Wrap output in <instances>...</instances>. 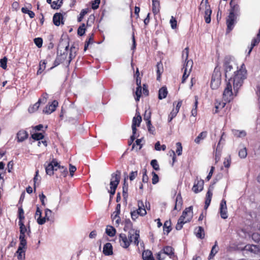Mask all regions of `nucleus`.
Here are the masks:
<instances>
[{"instance_id": "obj_56", "label": "nucleus", "mask_w": 260, "mask_h": 260, "mask_svg": "<svg viewBox=\"0 0 260 260\" xmlns=\"http://www.w3.org/2000/svg\"><path fill=\"white\" fill-rule=\"evenodd\" d=\"M7 60L8 58L6 56L0 59V67L4 70L7 68Z\"/></svg>"}, {"instance_id": "obj_18", "label": "nucleus", "mask_w": 260, "mask_h": 260, "mask_svg": "<svg viewBox=\"0 0 260 260\" xmlns=\"http://www.w3.org/2000/svg\"><path fill=\"white\" fill-rule=\"evenodd\" d=\"M18 225L20 229V235L25 236V233L29 236L30 233V228L29 224L26 226L24 225V222H18Z\"/></svg>"}, {"instance_id": "obj_26", "label": "nucleus", "mask_w": 260, "mask_h": 260, "mask_svg": "<svg viewBox=\"0 0 260 260\" xmlns=\"http://www.w3.org/2000/svg\"><path fill=\"white\" fill-rule=\"evenodd\" d=\"M35 218H37V222L39 224L42 225L45 223V218H42V212L38 207L37 208Z\"/></svg>"}, {"instance_id": "obj_50", "label": "nucleus", "mask_w": 260, "mask_h": 260, "mask_svg": "<svg viewBox=\"0 0 260 260\" xmlns=\"http://www.w3.org/2000/svg\"><path fill=\"white\" fill-rule=\"evenodd\" d=\"M239 156L241 158H245L247 155V150L246 147H243L239 150L238 153Z\"/></svg>"}, {"instance_id": "obj_36", "label": "nucleus", "mask_w": 260, "mask_h": 260, "mask_svg": "<svg viewBox=\"0 0 260 260\" xmlns=\"http://www.w3.org/2000/svg\"><path fill=\"white\" fill-rule=\"evenodd\" d=\"M226 103L222 101H216L215 103V113H218L220 109H222L225 106Z\"/></svg>"}, {"instance_id": "obj_62", "label": "nucleus", "mask_w": 260, "mask_h": 260, "mask_svg": "<svg viewBox=\"0 0 260 260\" xmlns=\"http://www.w3.org/2000/svg\"><path fill=\"white\" fill-rule=\"evenodd\" d=\"M35 44L38 48H41L43 44V39L41 38H35L34 40Z\"/></svg>"}, {"instance_id": "obj_33", "label": "nucleus", "mask_w": 260, "mask_h": 260, "mask_svg": "<svg viewBox=\"0 0 260 260\" xmlns=\"http://www.w3.org/2000/svg\"><path fill=\"white\" fill-rule=\"evenodd\" d=\"M207 136V132L204 131L201 132L198 136L194 139V142L199 144L201 141L204 140Z\"/></svg>"}, {"instance_id": "obj_41", "label": "nucleus", "mask_w": 260, "mask_h": 260, "mask_svg": "<svg viewBox=\"0 0 260 260\" xmlns=\"http://www.w3.org/2000/svg\"><path fill=\"white\" fill-rule=\"evenodd\" d=\"M151 111L149 108L148 109L146 110L144 114V120L146 121V123L148 122L149 121H151Z\"/></svg>"}, {"instance_id": "obj_63", "label": "nucleus", "mask_w": 260, "mask_h": 260, "mask_svg": "<svg viewBox=\"0 0 260 260\" xmlns=\"http://www.w3.org/2000/svg\"><path fill=\"white\" fill-rule=\"evenodd\" d=\"M231 163V158L230 156H229L228 157H226L224 158L223 165L225 168H229L230 167Z\"/></svg>"}, {"instance_id": "obj_15", "label": "nucleus", "mask_w": 260, "mask_h": 260, "mask_svg": "<svg viewBox=\"0 0 260 260\" xmlns=\"http://www.w3.org/2000/svg\"><path fill=\"white\" fill-rule=\"evenodd\" d=\"M204 181L202 179L199 180L198 178L195 180L194 184L192 188V191L195 193H198L203 190L204 188Z\"/></svg>"}, {"instance_id": "obj_47", "label": "nucleus", "mask_w": 260, "mask_h": 260, "mask_svg": "<svg viewBox=\"0 0 260 260\" xmlns=\"http://www.w3.org/2000/svg\"><path fill=\"white\" fill-rule=\"evenodd\" d=\"M259 42H260V38L257 37H256V38H254L252 39L251 44V47H250L249 52H248L249 54L250 53L253 48L254 46H255L256 45H258V44L259 43Z\"/></svg>"}, {"instance_id": "obj_23", "label": "nucleus", "mask_w": 260, "mask_h": 260, "mask_svg": "<svg viewBox=\"0 0 260 260\" xmlns=\"http://www.w3.org/2000/svg\"><path fill=\"white\" fill-rule=\"evenodd\" d=\"M212 195H213L212 191V189H210V187L206 193V194L205 206H204V209L205 210H207L208 209V207L209 206V205L211 203V199L212 198Z\"/></svg>"}, {"instance_id": "obj_29", "label": "nucleus", "mask_w": 260, "mask_h": 260, "mask_svg": "<svg viewBox=\"0 0 260 260\" xmlns=\"http://www.w3.org/2000/svg\"><path fill=\"white\" fill-rule=\"evenodd\" d=\"M168 94L167 88L166 86L160 88L158 91V99L162 100L167 97Z\"/></svg>"}, {"instance_id": "obj_2", "label": "nucleus", "mask_w": 260, "mask_h": 260, "mask_svg": "<svg viewBox=\"0 0 260 260\" xmlns=\"http://www.w3.org/2000/svg\"><path fill=\"white\" fill-rule=\"evenodd\" d=\"M139 238V231L137 230L129 231L128 234V238L125 234L121 233L119 236V241L120 245L124 248H128L132 242H133L135 245L138 246Z\"/></svg>"}, {"instance_id": "obj_43", "label": "nucleus", "mask_w": 260, "mask_h": 260, "mask_svg": "<svg viewBox=\"0 0 260 260\" xmlns=\"http://www.w3.org/2000/svg\"><path fill=\"white\" fill-rule=\"evenodd\" d=\"M196 236L200 238L201 239H203L205 237V232L204 228L202 226H199L198 230L197 232H196Z\"/></svg>"}, {"instance_id": "obj_64", "label": "nucleus", "mask_w": 260, "mask_h": 260, "mask_svg": "<svg viewBox=\"0 0 260 260\" xmlns=\"http://www.w3.org/2000/svg\"><path fill=\"white\" fill-rule=\"evenodd\" d=\"M152 183L153 184H155L159 181V177L154 172H152Z\"/></svg>"}, {"instance_id": "obj_24", "label": "nucleus", "mask_w": 260, "mask_h": 260, "mask_svg": "<svg viewBox=\"0 0 260 260\" xmlns=\"http://www.w3.org/2000/svg\"><path fill=\"white\" fill-rule=\"evenodd\" d=\"M103 253L105 255H111L113 254V247L110 243H106L103 247Z\"/></svg>"}, {"instance_id": "obj_40", "label": "nucleus", "mask_w": 260, "mask_h": 260, "mask_svg": "<svg viewBox=\"0 0 260 260\" xmlns=\"http://www.w3.org/2000/svg\"><path fill=\"white\" fill-rule=\"evenodd\" d=\"M47 61L45 60H42L39 63V69L37 71V74H41L46 68Z\"/></svg>"}, {"instance_id": "obj_16", "label": "nucleus", "mask_w": 260, "mask_h": 260, "mask_svg": "<svg viewBox=\"0 0 260 260\" xmlns=\"http://www.w3.org/2000/svg\"><path fill=\"white\" fill-rule=\"evenodd\" d=\"M142 121V117L140 114V113H136V116L133 117V121H132V131L134 135H135L136 134L137 132V126H139L140 125V123Z\"/></svg>"}, {"instance_id": "obj_20", "label": "nucleus", "mask_w": 260, "mask_h": 260, "mask_svg": "<svg viewBox=\"0 0 260 260\" xmlns=\"http://www.w3.org/2000/svg\"><path fill=\"white\" fill-rule=\"evenodd\" d=\"M160 251H161L163 254L168 255L171 258L174 259L175 256L174 254V249L171 246H165Z\"/></svg>"}, {"instance_id": "obj_5", "label": "nucleus", "mask_w": 260, "mask_h": 260, "mask_svg": "<svg viewBox=\"0 0 260 260\" xmlns=\"http://www.w3.org/2000/svg\"><path fill=\"white\" fill-rule=\"evenodd\" d=\"M61 45L62 44L60 43L57 48V56L54 61L53 66L51 68V69L55 67H57L60 63H63L67 59L68 49L69 47V44L65 47H63L64 49L63 52H62V51L60 50V48L61 47Z\"/></svg>"}, {"instance_id": "obj_17", "label": "nucleus", "mask_w": 260, "mask_h": 260, "mask_svg": "<svg viewBox=\"0 0 260 260\" xmlns=\"http://www.w3.org/2000/svg\"><path fill=\"white\" fill-rule=\"evenodd\" d=\"M230 9L229 13H232V15H238L240 11V7L238 4V0H231L230 3Z\"/></svg>"}, {"instance_id": "obj_12", "label": "nucleus", "mask_w": 260, "mask_h": 260, "mask_svg": "<svg viewBox=\"0 0 260 260\" xmlns=\"http://www.w3.org/2000/svg\"><path fill=\"white\" fill-rule=\"evenodd\" d=\"M236 19V15H232V13H229L226 20L227 32H230L233 29Z\"/></svg>"}, {"instance_id": "obj_61", "label": "nucleus", "mask_w": 260, "mask_h": 260, "mask_svg": "<svg viewBox=\"0 0 260 260\" xmlns=\"http://www.w3.org/2000/svg\"><path fill=\"white\" fill-rule=\"evenodd\" d=\"M119 214L120 212H118L117 213V211H114L111 215L113 220H115V221L117 224L119 223V222L120 220L119 216Z\"/></svg>"}, {"instance_id": "obj_7", "label": "nucleus", "mask_w": 260, "mask_h": 260, "mask_svg": "<svg viewBox=\"0 0 260 260\" xmlns=\"http://www.w3.org/2000/svg\"><path fill=\"white\" fill-rule=\"evenodd\" d=\"M233 84L228 82L226 84V87L223 92V99L225 102H230L232 100L235 96H236L237 93L233 91Z\"/></svg>"}, {"instance_id": "obj_59", "label": "nucleus", "mask_w": 260, "mask_h": 260, "mask_svg": "<svg viewBox=\"0 0 260 260\" xmlns=\"http://www.w3.org/2000/svg\"><path fill=\"white\" fill-rule=\"evenodd\" d=\"M189 49L188 47L185 48L182 51V57L185 59V63L187 61L188 57Z\"/></svg>"}, {"instance_id": "obj_14", "label": "nucleus", "mask_w": 260, "mask_h": 260, "mask_svg": "<svg viewBox=\"0 0 260 260\" xmlns=\"http://www.w3.org/2000/svg\"><path fill=\"white\" fill-rule=\"evenodd\" d=\"M58 103L56 100H54L51 104L47 105L43 109V113L50 114L55 111L58 106Z\"/></svg>"}, {"instance_id": "obj_44", "label": "nucleus", "mask_w": 260, "mask_h": 260, "mask_svg": "<svg viewBox=\"0 0 260 260\" xmlns=\"http://www.w3.org/2000/svg\"><path fill=\"white\" fill-rule=\"evenodd\" d=\"M233 133L234 136L237 138L244 137L246 135V133L244 131L233 130Z\"/></svg>"}, {"instance_id": "obj_25", "label": "nucleus", "mask_w": 260, "mask_h": 260, "mask_svg": "<svg viewBox=\"0 0 260 260\" xmlns=\"http://www.w3.org/2000/svg\"><path fill=\"white\" fill-rule=\"evenodd\" d=\"M142 258L143 260H155L151 250H144L142 252Z\"/></svg>"}, {"instance_id": "obj_19", "label": "nucleus", "mask_w": 260, "mask_h": 260, "mask_svg": "<svg viewBox=\"0 0 260 260\" xmlns=\"http://www.w3.org/2000/svg\"><path fill=\"white\" fill-rule=\"evenodd\" d=\"M63 15L60 13H56L53 16V24L57 26H59L61 24H63Z\"/></svg>"}, {"instance_id": "obj_39", "label": "nucleus", "mask_w": 260, "mask_h": 260, "mask_svg": "<svg viewBox=\"0 0 260 260\" xmlns=\"http://www.w3.org/2000/svg\"><path fill=\"white\" fill-rule=\"evenodd\" d=\"M20 243L19 247L24 248V249L26 248L27 242L25 239V236L19 235Z\"/></svg>"}, {"instance_id": "obj_27", "label": "nucleus", "mask_w": 260, "mask_h": 260, "mask_svg": "<svg viewBox=\"0 0 260 260\" xmlns=\"http://www.w3.org/2000/svg\"><path fill=\"white\" fill-rule=\"evenodd\" d=\"M78 48L76 47L74 45H72L70 50V54L69 56V59L68 60V64H69L71 61L74 58L77 54V52L78 51Z\"/></svg>"}, {"instance_id": "obj_58", "label": "nucleus", "mask_w": 260, "mask_h": 260, "mask_svg": "<svg viewBox=\"0 0 260 260\" xmlns=\"http://www.w3.org/2000/svg\"><path fill=\"white\" fill-rule=\"evenodd\" d=\"M176 153L177 154V155L178 156H179L182 154V144L180 142H177L176 144Z\"/></svg>"}, {"instance_id": "obj_35", "label": "nucleus", "mask_w": 260, "mask_h": 260, "mask_svg": "<svg viewBox=\"0 0 260 260\" xmlns=\"http://www.w3.org/2000/svg\"><path fill=\"white\" fill-rule=\"evenodd\" d=\"M218 247L217 245V242L215 241V244L214 246H213L212 249L211 250L210 253L209 255L208 259H210L212 258L218 252Z\"/></svg>"}, {"instance_id": "obj_4", "label": "nucleus", "mask_w": 260, "mask_h": 260, "mask_svg": "<svg viewBox=\"0 0 260 260\" xmlns=\"http://www.w3.org/2000/svg\"><path fill=\"white\" fill-rule=\"evenodd\" d=\"M251 238L252 240L260 244V234L257 233H253ZM244 250L249 252L251 254L259 255L260 256V246L253 244H247L244 248Z\"/></svg>"}, {"instance_id": "obj_6", "label": "nucleus", "mask_w": 260, "mask_h": 260, "mask_svg": "<svg viewBox=\"0 0 260 260\" xmlns=\"http://www.w3.org/2000/svg\"><path fill=\"white\" fill-rule=\"evenodd\" d=\"M120 175L121 172L118 170H117L111 175V179L110 183L111 189L109 191L110 194V198H112L115 193L116 189L120 182Z\"/></svg>"}, {"instance_id": "obj_46", "label": "nucleus", "mask_w": 260, "mask_h": 260, "mask_svg": "<svg viewBox=\"0 0 260 260\" xmlns=\"http://www.w3.org/2000/svg\"><path fill=\"white\" fill-rule=\"evenodd\" d=\"M86 30L85 24L82 23L78 28L77 34L79 36H82L85 34Z\"/></svg>"}, {"instance_id": "obj_8", "label": "nucleus", "mask_w": 260, "mask_h": 260, "mask_svg": "<svg viewBox=\"0 0 260 260\" xmlns=\"http://www.w3.org/2000/svg\"><path fill=\"white\" fill-rule=\"evenodd\" d=\"M138 209L131 212V217L134 221H135L138 218L139 215L143 216L147 213L142 201L139 200L138 201Z\"/></svg>"}, {"instance_id": "obj_37", "label": "nucleus", "mask_w": 260, "mask_h": 260, "mask_svg": "<svg viewBox=\"0 0 260 260\" xmlns=\"http://www.w3.org/2000/svg\"><path fill=\"white\" fill-rule=\"evenodd\" d=\"M106 233L110 237H113L116 234V230L113 226L108 225L106 229Z\"/></svg>"}, {"instance_id": "obj_31", "label": "nucleus", "mask_w": 260, "mask_h": 260, "mask_svg": "<svg viewBox=\"0 0 260 260\" xmlns=\"http://www.w3.org/2000/svg\"><path fill=\"white\" fill-rule=\"evenodd\" d=\"M160 9V3L159 1H152V12L154 15L158 14L159 12Z\"/></svg>"}, {"instance_id": "obj_51", "label": "nucleus", "mask_w": 260, "mask_h": 260, "mask_svg": "<svg viewBox=\"0 0 260 260\" xmlns=\"http://www.w3.org/2000/svg\"><path fill=\"white\" fill-rule=\"evenodd\" d=\"M221 81L215 80V79H212L211 81V87L212 89H216L220 85Z\"/></svg>"}, {"instance_id": "obj_38", "label": "nucleus", "mask_w": 260, "mask_h": 260, "mask_svg": "<svg viewBox=\"0 0 260 260\" xmlns=\"http://www.w3.org/2000/svg\"><path fill=\"white\" fill-rule=\"evenodd\" d=\"M163 230L164 232L167 233V234H168L171 231V221L170 220H166L163 226Z\"/></svg>"}, {"instance_id": "obj_45", "label": "nucleus", "mask_w": 260, "mask_h": 260, "mask_svg": "<svg viewBox=\"0 0 260 260\" xmlns=\"http://www.w3.org/2000/svg\"><path fill=\"white\" fill-rule=\"evenodd\" d=\"M89 11L88 8H86L82 9L79 14V16L78 17L77 20L78 22H81L84 17V16L87 14Z\"/></svg>"}, {"instance_id": "obj_3", "label": "nucleus", "mask_w": 260, "mask_h": 260, "mask_svg": "<svg viewBox=\"0 0 260 260\" xmlns=\"http://www.w3.org/2000/svg\"><path fill=\"white\" fill-rule=\"evenodd\" d=\"M192 210V206H190L186 208L183 211L176 225L175 228L177 230H181L184 224L190 221L193 216Z\"/></svg>"}, {"instance_id": "obj_57", "label": "nucleus", "mask_w": 260, "mask_h": 260, "mask_svg": "<svg viewBox=\"0 0 260 260\" xmlns=\"http://www.w3.org/2000/svg\"><path fill=\"white\" fill-rule=\"evenodd\" d=\"M150 165L155 171H159L160 170L159 164L156 159H152L150 162Z\"/></svg>"}, {"instance_id": "obj_60", "label": "nucleus", "mask_w": 260, "mask_h": 260, "mask_svg": "<svg viewBox=\"0 0 260 260\" xmlns=\"http://www.w3.org/2000/svg\"><path fill=\"white\" fill-rule=\"evenodd\" d=\"M122 189H123V196L124 198H125V197L127 196V192H128V184L126 182L125 178L124 179V181Z\"/></svg>"}, {"instance_id": "obj_30", "label": "nucleus", "mask_w": 260, "mask_h": 260, "mask_svg": "<svg viewBox=\"0 0 260 260\" xmlns=\"http://www.w3.org/2000/svg\"><path fill=\"white\" fill-rule=\"evenodd\" d=\"M182 205V199L180 194H178L176 198L174 210H180Z\"/></svg>"}, {"instance_id": "obj_11", "label": "nucleus", "mask_w": 260, "mask_h": 260, "mask_svg": "<svg viewBox=\"0 0 260 260\" xmlns=\"http://www.w3.org/2000/svg\"><path fill=\"white\" fill-rule=\"evenodd\" d=\"M55 167H57L58 168H60V165L59 163L56 159H53L45 168L46 174L50 176L53 175L54 174V171L57 170V169L54 168Z\"/></svg>"}, {"instance_id": "obj_55", "label": "nucleus", "mask_w": 260, "mask_h": 260, "mask_svg": "<svg viewBox=\"0 0 260 260\" xmlns=\"http://www.w3.org/2000/svg\"><path fill=\"white\" fill-rule=\"evenodd\" d=\"M24 213L23 209L22 207H19L18 208V218H19V221L18 222H24L23 220L24 219Z\"/></svg>"}, {"instance_id": "obj_49", "label": "nucleus", "mask_w": 260, "mask_h": 260, "mask_svg": "<svg viewBox=\"0 0 260 260\" xmlns=\"http://www.w3.org/2000/svg\"><path fill=\"white\" fill-rule=\"evenodd\" d=\"M93 34H91L88 39L85 41L84 50L86 51L90 44L92 43L93 41Z\"/></svg>"}, {"instance_id": "obj_1", "label": "nucleus", "mask_w": 260, "mask_h": 260, "mask_svg": "<svg viewBox=\"0 0 260 260\" xmlns=\"http://www.w3.org/2000/svg\"><path fill=\"white\" fill-rule=\"evenodd\" d=\"M247 70L244 63L240 68H236L233 75L230 77L228 82L233 84V90L236 94L238 93L239 89L242 86L244 81L247 78Z\"/></svg>"}, {"instance_id": "obj_54", "label": "nucleus", "mask_w": 260, "mask_h": 260, "mask_svg": "<svg viewBox=\"0 0 260 260\" xmlns=\"http://www.w3.org/2000/svg\"><path fill=\"white\" fill-rule=\"evenodd\" d=\"M135 94L136 97L135 98V100L137 102L139 101L140 98L142 94V86H137L136 88V91L135 92Z\"/></svg>"}, {"instance_id": "obj_10", "label": "nucleus", "mask_w": 260, "mask_h": 260, "mask_svg": "<svg viewBox=\"0 0 260 260\" xmlns=\"http://www.w3.org/2000/svg\"><path fill=\"white\" fill-rule=\"evenodd\" d=\"M192 64L193 61L191 60H187V61L186 63V64L184 65L183 69H184V71L182 78V83H185L186 79L188 77L191 70Z\"/></svg>"}, {"instance_id": "obj_28", "label": "nucleus", "mask_w": 260, "mask_h": 260, "mask_svg": "<svg viewBox=\"0 0 260 260\" xmlns=\"http://www.w3.org/2000/svg\"><path fill=\"white\" fill-rule=\"evenodd\" d=\"M164 72L163 64L161 61L157 62L156 64L157 80H159L161 75Z\"/></svg>"}, {"instance_id": "obj_53", "label": "nucleus", "mask_w": 260, "mask_h": 260, "mask_svg": "<svg viewBox=\"0 0 260 260\" xmlns=\"http://www.w3.org/2000/svg\"><path fill=\"white\" fill-rule=\"evenodd\" d=\"M146 125L148 128V131L149 133L154 135L155 134V127L152 125L151 121H149L146 123Z\"/></svg>"}, {"instance_id": "obj_21", "label": "nucleus", "mask_w": 260, "mask_h": 260, "mask_svg": "<svg viewBox=\"0 0 260 260\" xmlns=\"http://www.w3.org/2000/svg\"><path fill=\"white\" fill-rule=\"evenodd\" d=\"M212 14V10L209 4H205V10L204 13V19L207 23H209L211 22V15Z\"/></svg>"}, {"instance_id": "obj_42", "label": "nucleus", "mask_w": 260, "mask_h": 260, "mask_svg": "<svg viewBox=\"0 0 260 260\" xmlns=\"http://www.w3.org/2000/svg\"><path fill=\"white\" fill-rule=\"evenodd\" d=\"M40 104L37 102L34 105L30 106L28 109L29 113H32L36 112L39 108Z\"/></svg>"}, {"instance_id": "obj_32", "label": "nucleus", "mask_w": 260, "mask_h": 260, "mask_svg": "<svg viewBox=\"0 0 260 260\" xmlns=\"http://www.w3.org/2000/svg\"><path fill=\"white\" fill-rule=\"evenodd\" d=\"M25 249L24 248L18 247L16 251L17 254V258L19 260H23L25 259Z\"/></svg>"}, {"instance_id": "obj_9", "label": "nucleus", "mask_w": 260, "mask_h": 260, "mask_svg": "<svg viewBox=\"0 0 260 260\" xmlns=\"http://www.w3.org/2000/svg\"><path fill=\"white\" fill-rule=\"evenodd\" d=\"M238 67L236 65L234 67L232 61L229 59H225L223 62V68L225 78L228 77V75H230L232 73L234 74V71H236V68Z\"/></svg>"}, {"instance_id": "obj_13", "label": "nucleus", "mask_w": 260, "mask_h": 260, "mask_svg": "<svg viewBox=\"0 0 260 260\" xmlns=\"http://www.w3.org/2000/svg\"><path fill=\"white\" fill-rule=\"evenodd\" d=\"M219 213L222 219H226L228 215V209L226 206V202L225 199H222L220 204Z\"/></svg>"}, {"instance_id": "obj_22", "label": "nucleus", "mask_w": 260, "mask_h": 260, "mask_svg": "<svg viewBox=\"0 0 260 260\" xmlns=\"http://www.w3.org/2000/svg\"><path fill=\"white\" fill-rule=\"evenodd\" d=\"M28 134L23 129L20 130L17 134V140L18 142H22L27 139Z\"/></svg>"}, {"instance_id": "obj_48", "label": "nucleus", "mask_w": 260, "mask_h": 260, "mask_svg": "<svg viewBox=\"0 0 260 260\" xmlns=\"http://www.w3.org/2000/svg\"><path fill=\"white\" fill-rule=\"evenodd\" d=\"M48 98V94L46 92L43 93L40 99H39L38 102L41 105V104H45Z\"/></svg>"}, {"instance_id": "obj_52", "label": "nucleus", "mask_w": 260, "mask_h": 260, "mask_svg": "<svg viewBox=\"0 0 260 260\" xmlns=\"http://www.w3.org/2000/svg\"><path fill=\"white\" fill-rule=\"evenodd\" d=\"M31 138L36 141L42 140L44 139V136L42 133H34L31 135Z\"/></svg>"}, {"instance_id": "obj_34", "label": "nucleus", "mask_w": 260, "mask_h": 260, "mask_svg": "<svg viewBox=\"0 0 260 260\" xmlns=\"http://www.w3.org/2000/svg\"><path fill=\"white\" fill-rule=\"evenodd\" d=\"M221 75L219 70V68H218L217 67H216L214 69L211 78L221 81Z\"/></svg>"}]
</instances>
